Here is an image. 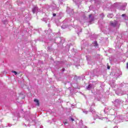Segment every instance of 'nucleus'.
<instances>
[{
	"label": "nucleus",
	"mask_w": 128,
	"mask_h": 128,
	"mask_svg": "<svg viewBox=\"0 0 128 128\" xmlns=\"http://www.w3.org/2000/svg\"><path fill=\"white\" fill-rule=\"evenodd\" d=\"M75 88H76V87H75Z\"/></svg>",
	"instance_id": "c9c22d12"
},
{
	"label": "nucleus",
	"mask_w": 128,
	"mask_h": 128,
	"mask_svg": "<svg viewBox=\"0 0 128 128\" xmlns=\"http://www.w3.org/2000/svg\"><path fill=\"white\" fill-rule=\"evenodd\" d=\"M48 50H50V47H48Z\"/></svg>",
	"instance_id": "cd10ccee"
},
{
	"label": "nucleus",
	"mask_w": 128,
	"mask_h": 128,
	"mask_svg": "<svg viewBox=\"0 0 128 128\" xmlns=\"http://www.w3.org/2000/svg\"><path fill=\"white\" fill-rule=\"evenodd\" d=\"M34 102L36 103V106H40V101L38 99H34Z\"/></svg>",
	"instance_id": "ddd939ff"
},
{
	"label": "nucleus",
	"mask_w": 128,
	"mask_h": 128,
	"mask_svg": "<svg viewBox=\"0 0 128 128\" xmlns=\"http://www.w3.org/2000/svg\"><path fill=\"white\" fill-rule=\"evenodd\" d=\"M66 12L70 16H72V14H74V10L68 7L67 8Z\"/></svg>",
	"instance_id": "0eeeda50"
},
{
	"label": "nucleus",
	"mask_w": 128,
	"mask_h": 128,
	"mask_svg": "<svg viewBox=\"0 0 128 128\" xmlns=\"http://www.w3.org/2000/svg\"><path fill=\"white\" fill-rule=\"evenodd\" d=\"M92 46H94L95 47L98 46V42L96 41H94L92 44Z\"/></svg>",
	"instance_id": "4468645a"
},
{
	"label": "nucleus",
	"mask_w": 128,
	"mask_h": 128,
	"mask_svg": "<svg viewBox=\"0 0 128 128\" xmlns=\"http://www.w3.org/2000/svg\"><path fill=\"white\" fill-rule=\"evenodd\" d=\"M32 12L33 14H36V12H40V10L38 8L37 6H34L32 8Z\"/></svg>",
	"instance_id": "20e7f679"
},
{
	"label": "nucleus",
	"mask_w": 128,
	"mask_h": 128,
	"mask_svg": "<svg viewBox=\"0 0 128 128\" xmlns=\"http://www.w3.org/2000/svg\"><path fill=\"white\" fill-rule=\"evenodd\" d=\"M121 103L122 100H120V99H116L114 101V104L116 108H117V106H120V104Z\"/></svg>",
	"instance_id": "423d86ee"
},
{
	"label": "nucleus",
	"mask_w": 128,
	"mask_h": 128,
	"mask_svg": "<svg viewBox=\"0 0 128 128\" xmlns=\"http://www.w3.org/2000/svg\"><path fill=\"white\" fill-rule=\"evenodd\" d=\"M8 24V20H5L4 21V24Z\"/></svg>",
	"instance_id": "4be33fe9"
},
{
	"label": "nucleus",
	"mask_w": 128,
	"mask_h": 128,
	"mask_svg": "<svg viewBox=\"0 0 128 128\" xmlns=\"http://www.w3.org/2000/svg\"><path fill=\"white\" fill-rule=\"evenodd\" d=\"M64 124H68V122H64Z\"/></svg>",
	"instance_id": "bb28decb"
},
{
	"label": "nucleus",
	"mask_w": 128,
	"mask_h": 128,
	"mask_svg": "<svg viewBox=\"0 0 128 128\" xmlns=\"http://www.w3.org/2000/svg\"><path fill=\"white\" fill-rule=\"evenodd\" d=\"M90 112L93 114L94 117V120H96V118H98L99 120H102V117L98 116V114H96V110H94V109L90 108Z\"/></svg>",
	"instance_id": "f03ea898"
},
{
	"label": "nucleus",
	"mask_w": 128,
	"mask_h": 128,
	"mask_svg": "<svg viewBox=\"0 0 128 128\" xmlns=\"http://www.w3.org/2000/svg\"><path fill=\"white\" fill-rule=\"evenodd\" d=\"M51 8H52V10H60V8L57 7L56 4L54 3H52L51 4Z\"/></svg>",
	"instance_id": "6e6552de"
},
{
	"label": "nucleus",
	"mask_w": 128,
	"mask_h": 128,
	"mask_svg": "<svg viewBox=\"0 0 128 128\" xmlns=\"http://www.w3.org/2000/svg\"><path fill=\"white\" fill-rule=\"evenodd\" d=\"M126 6V3H124V5L120 7V10H125Z\"/></svg>",
	"instance_id": "1a4fd4ad"
},
{
	"label": "nucleus",
	"mask_w": 128,
	"mask_h": 128,
	"mask_svg": "<svg viewBox=\"0 0 128 128\" xmlns=\"http://www.w3.org/2000/svg\"><path fill=\"white\" fill-rule=\"evenodd\" d=\"M95 84H96V82H94L90 84L88 86V87L86 88L87 90H92V88H94Z\"/></svg>",
	"instance_id": "39448f33"
},
{
	"label": "nucleus",
	"mask_w": 128,
	"mask_h": 128,
	"mask_svg": "<svg viewBox=\"0 0 128 128\" xmlns=\"http://www.w3.org/2000/svg\"><path fill=\"white\" fill-rule=\"evenodd\" d=\"M115 78H118V76H115Z\"/></svg>",
	"instance_id": "2f4dec72"
},
{
	"label": "nucleus",
	"mask_w": 128,
	"mask_h": 128,
	"mask_svg": "<svg viewBox=\"0 0 128 128\" xmlns=\"http://www.w3.org/2000/svg\"><path fill=\"white\" fill-rule=\"evenodd\" d=\"M114 128H118L117 126H115Z\"/></svg>",
	"instance_id": "c756f323"
},
{
	"label": "nucleus",
	"mask_w": 128,
	"mask_h": 128,
	"mask_svg": "<svg viewBox=\"0 0 128 128\" xmlns=\"http://www.w3.org/2000/svg\"><path fill=\"white\" fill-rule=\"evenodd\" d=\"M74 80H75V82H76V84H78V81L80 80V76H75L74 77Z\"/></svg>",
	"instance_id": "9b49d317"
},
{
	"label": "nucleus",
	"mask_w": 128,
	"mask_h": 128,
	"mask_svg": "<svg viewBox=\"0 0 128 128\" xmlns=\"http://www.w3.org/2000/svg\"><path fill=\"white\" fill-rule=\"evenodd\" d=\"M84 128H88V127H86V126H85Z\"/></svg>",
	"instance_id": "72a5a7b5"
},
{
	"label": "nucleus",
	"mask_w": 128,
	"mask_h": 128,
	"mask_svg": "<svg viewBox=\"0 0 128 128\" xmlns=\"http://www.w3.org/2000/svg\"><path fill=\"white\" fill-rule=\"evenodd\" d=\"M60 2H62V0H59Z\"/></svg>",
	"instance_id": "473e14b6"
},
{
	"label": "nucleus",
	"mask_w": 128,
	"mask_h": 128,
	"mask_svg": "<svg viewBox=\"0 0 128 128\" xmlns=\"http://www.w3.org/2000/svg\"><path fill=\"white\" fill-rule=\"evenodd\" d=\"M112 16H114V15L112 14H108V18H112Z\"/></svg>",
	"instance_id": "f3484780"
},
{
	"label": "nucleus",
	"mask_w": 128,
	"mask_h": 128,
	"mask_svg": "<svg viewBox=\"0 0 128 128\" xmlns=\"http://www.w3.org/2000/svg\"><path fill=\"white\" fill-rule=\"evenodd\" d=\"M92 106H94V104H93L92 105Z\"/></svg>",
	"instance_id": "7c9ffc66"
},
{
	"label": "nucleus",
	"mask_w": 128,
	"mask_h": 128,
	"mask_svg": "<svg viewBox=\"0 0 128 128\" xmlns=\"http://www.w3.org/2000/svg\"><path fill=\"white\" fill-rule=\"evenodd\" d=\"M110 24L112 26H114V28H120V23L116 20H114V22H111Z\"/></svg>",
	"instance_id": "7ed1b4c3"
},
{
	"label": "nucleus",
	"mask_w": 128,
	"mask_h": 128,
	"mask_svg": "<svg viewBox=\"0 0 128 128\" xmlns=\"http://www.w3.org/2000/svg\"><path fill=\"white\" fill-rule=\"evenodd\" d=\"M72 86H74V84H72Z\"/></svg>",
	"instance_id": "c85d7f7f"
},
{
	"label": "nucleus",
	"mask_w": 128,
	"mask_h": 128,
	"mask_svg": "<svg viewBox=\"0 0 128 128\" xmlns=\"http://www.w3.org/2000/svg\"><path fill=\"white\" fill-rule=\"evenodd\" d=\"M70 120H72V122H74V119L70 117Z\"/></svg>",
	"instance_id": "412c9836"
},
{
	"label": "nucleus",
	"mask_w": 128,
	"mask_h": 128,
	"mask_svg": "<svg viewBox=\"0 0 128 128\" xmlns=\"http://www.w3.org/2000/svg\"><path fill=\"white\" fill-rule=\"evenodd\" d=\"M12 74H14L16 76V74H18V72L16 71H12Z\"/></svg>",
	"instance_id": "aec40b11"
},
{
	"label": "nucleus",
	"mask_w": 128,
	"mask_h": 128,
	"mask_svg": "<svg viewBox=\"0 0 128 128\" xmlns=\"http://www.w3.org/2000/svg\"><path fill=\"white\" fill-rule=\"evenodd\" d=\"M122 18L123 20H128V16H126V14H122Z\"/></svg>",
	"instance_id": "f8f14e48"
},
{
	"label": "nucleus",
	"mask_w": 128,
	"mask_h": 128,
	"mask_svg": "<svg viewBox=\"0 0 128 128\" xmlns=\"http://www.w3.org/2000/svg\"><path fill=\"white\" fill-rule=\"evenodd\" d=\"M62 28H68V25L66 24H63L61 26Z\"/></svg>",
	"instance_id": "dca6fc26"
},
{
	"label": "nucleus",
	"mask_w": 128,
	"mask_h": 128,
	"mask_svg": "<svg viewBox=\"0 0 128 128\" xmlns=\"http://www.w3.org/2000/svg\"><path fill=\"white\" fill-rule=\"evenodd\" d=\"M9 126H10L8 125Z\"/></svg>",
	"instance_id": "e433bc0d"
},
{
	"label": "nucleus",
	"mask_w": 128,
	"mask_h": 128,
	"mask_svg": "<svg viewBox=\"0 0 128 128\" xmlns=\"http://www.w3.org/2000/svg\"><path fill=\"white\" fill-rule=\"evenodd\" d=\"M82 110V112H84V114H88V111L86 110L85 109H83Z\"/></svg>",
	"instance_id": "2eb2a0df"
},
{
	"label": "nucleus",
	"mask_w": 128,
	"mask_h": 128,
	"mask_svg": "<svg viewBox=\"0 0 128 128\" xmlns=\"http://www.w3.org/2000/svg\"><path fill=\"white\" fill-rule=\"evenodd\" d=\"M109 118V121L110 120H114V118H116V116H114V115H111V116H108Z\"/></svg>",
	"instance_id": "9d476101"
},
{
	"label": "nucleus",
	"mask_w": 128,
	"mask_h": 128,
	"mask_svg": "<svg viewBox=\"0 0 128 128\" xmlns=\"http://www.w3.org/2000/svg\"><path fill=\"white\" fill-rule=\"evenodd\" d=\"M64 70H65L64 68H62V72H64Z\"/></svg>",
	"instance_id": "393cba45"
},
{
	"label": "nucleus",
	"mask_w": 128,
	"mask_h": 128,
	"mask_svg": "<svg viewBox=\"0 0 128 128\" xmlns=\"http://www.w3.org/2000/svg\"><path fill=\"white\" fill-rule=\"evenodd\" d=\"M25 120L24 123V126H30V124L34 122V118H32V116H25Z\"/></svg>",
	"instance_id": "f257e3e1"
},
{
	"label": "nucleus",
	"mask_w": 128,
	"mask_h": 128,
	"mask_svg": "<svg viewBox=\"0 0 128 128\" xmlns=\"http://www.w3.org/2000/svg\"><path fill=\"white\" fill-rule=\"evenodd\" d=\"M56 16V14H53V16Z\"/></svg>",
	"instance_id": "5701e85b"
},
{
	"label": "nucleus",
	"mask_w": 128,
	"mask_h": 128,
	"mask_svg": "<svg viewBox=\"0 0 128 128\" xmlns=\"http://www.w3.org/2000/svg\"><path fill=\"white\" fill-rule=\"evenodd\" d=\"M66 20H65V21H64V22H66Z\"/></svg>",
	"instance_id": "f704fd0d"
},
{
	"label": "nucleus",
	"mask_w": 128,
	"mask_h": 128,
	"mask_svg": "<svg viewBox=\"0 0 128 128\" xmlns=\"http://www.w3.org/2000/svg\"><path fill=\"white\" fill-rule=\"evenodd\" d=\"M100 16L101 18H104V13L101 14Z\"/></svg>",
	"instance_id": "6ab92c4d"
},
{
	"label": "nucleus",
	"mask_w": 128,
	"mask_h": 128,
	"mask_svg": "<svg viewBox=\"0 0 128 128\" xmlns=\"http://www.w3.org/2000/svg\"><path fill=\"white\" fill-rule=\"evenodd\" d=\"M52 31V30H50V29H49L47 32H51Z\"/></svg>",
	"instance_id": "b1692460"
},
{
	"label": "nucleus",
	"mask_w": 128,
	"mask_h": 128,
	"mask_svg": "<svg viewBox=\"0 0 128 128\" xmlns=\"http://www.w3.org/2000/svg\"><path fill=\"white\" fill-rule=\"evenodd\" d=\"M110 66H108V69L110 70Z\"/></svg>",
	"instance_id": "a878e982"
},
{
	"label": "nucleus",
	"mask_w": 128,
	"mask_h": 128,
	"mask_svg": "<svg viewBox=\"0 0 128 128\" xmlns=\"http://www.w3.org/2000/svg\"><path fill=\"white\" fill-rule=\"evenodd\" d=\"M89 18L91 22H92L94 20V18H92V14L89 15Z\"/></svg>",
	"instance_id": "a211bd4d"
}]
</instances>
